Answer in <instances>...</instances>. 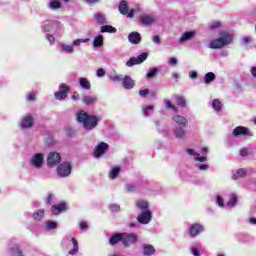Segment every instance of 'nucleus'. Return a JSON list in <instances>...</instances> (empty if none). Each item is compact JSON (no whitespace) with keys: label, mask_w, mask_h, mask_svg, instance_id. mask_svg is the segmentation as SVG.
Wrapping results in <instances>:
<instances>
[{"label":"nucleus","mask_w":256,"mask_h":256,"mask_svg":"<svg viewBox=\"0 0 256 256\" xmlns=\"http://www.w3.org/2000/svg\"><path fill=\"white\" fill-rule=\"evenodd\" d=\"M111 211H120V207L117 204H113L110 206Z\"/></svg>","instance_id":"nucleus-59"},{"label":"nucleus","mask_w":256,"mask_h":256,"mask_svg":"<svg viewBox=\"0 0 256 256\" xmlns=\"http://www.w3.org/2000/svg\"><path fill=\"white\" fill-rule=\"evenodd\" d=\"M247 175V170L245 168L238 169L236 174L232 176V179L234 181H237V179H241Z\"/></svg>","instance_id":"nucleus-25"},{"label":"nucleus","mask_w":256,"mask_h":256,"mask_svg":"<svg viewBox=\"0 0 256 256\" xmlns=\"http://www.w3.org/2000/svg\"><path fill=\"white\" fill-rule=\"evenodd\" d=\"M143 253L145 256H151V255H155V247H153V245L151 244H145L143 246Z\"/></svg>","instance_id":"nucleus-23"},{"label":"nucleus","mask_w":256,"mask_h":256,"mask_svg":"<svg viewBox=\"0 0 256 256\" xmlns=\"http://www.w3.org/2000/svg\"><path fill=\"white\" fill-rule=\"evenodd\" d=\"M80 229H82V230H85V229H87L89 226L87 225V222H80Z\"/></svg>","instance_id":"nucleus-61"},{"label":"nucleus","mask_w":256,"mask_h":256,"mask_svg":"<svg viewBox=\"0 0 256 256\" xmlns=\"http://www.w3.org/2000/svg\"><path fill=\"white\" fill-rule=\"evenodd\" d=\"M139 21L142 25H153L157 21V18L149 14H143L139 16Z\"/></svg>","instance_id":"nucleus-13"},{"label":"nucleus","mask_w":256,"mask_h":256,"mask_svg":"<svg viewBox=\"0 0 256 256\" xmlns=\"http://www.w3.org/2000/svg\"><path fill=\"white\" fill-rule=\"evenodd\" d=\"M152 218L153 213L151 212V210H144L139 214L137 221L138 223H141V225H147L151 222Z\"/></svg>","instance_id":"nucleus-6"},{"label":"nucleus","mask_w":256,"mask_h":256,"mask_svg":"<svg viewBox=\"0 0 256 256\" xmlns=\"http://www.w3.org/2000/svg\"><path fill=\"white\" fill-rule=\"evenodd\" d=\"M168 63L170 65H177V58H175V57L169 58Z\"/></svg>","instance_id":"nucleus-58"},{"label":"nucleus","mask_w":256,"mask_h":256,"mask_svg":"<svg viewBox=\"0 0 256 256\" xmlns=\"http://www.w3.org/2000/svg\"><path fill=\"white\" fill-rule=\"evenodd\" d=\"M51 211L53 215H61L64 211H67V203L60 202L59 204H54L51 207Z\"/></svg>","instance_id":"nucleus-11"},{"label":"nucleus","mask_w":256,"mask_h":256,"mask_svg":"<svg viewBox=\"0 0 256 256\" xmlns=\"http://www.w3.org/2000/svg\"><path fill=\"white\" fill-rule=\"evenodd\" d=\"M101 33H117V28L111 25H104L101 27Z\"/></svg>","instance_id":"nucleus-32"},{"label":"nucleus","mask_w":256,"mask_h":256,"mask_svg":"<svg viewBox=\"0 0 256 256\" xmlns=\"http://www.w3.org/2000/svg\"><path fill=\"white\" fill-rule=\"evenodd\" d=\"M34 121L35 120L33 119V116L31 115L24 116L20 123L21 129H31V127H33Z\"/></svg>","instance_id":"nucleus-12"},{"label":"nucleus","mask_w":256,"mask_h":256,"mask_svg":"<svg viewBox=\"0 0 256 256\" xmlns=\"http://www.w3.org/2000/svg\"><path fill=\"white\" fill-rule=\"evenodd\" d=\"M191 251H192L194 256H201V253L199 252V248L192 247Z\"/></svg>","instance_id":"nucleus-51"},{"label":"nucleus","mask_w":256,"mask_h":256,"mask_svg":"<svg viewBox=\"0 0 256 256\" xmlns=\"http://www.w3.org/2000/svg\"><path fill=\"white\" fill-rule=\"evenodd\" d=\"M110 245H117V243L123 244V233H116L109 239Z\"/></svg>","instance_id":"nucleus-19"},{"label":"nucleus","mask_w":256,"mask_h":256,"mask_svg":"<svg viewBox=\"0 0 256 256\" xmlns=\"http://www.w3.org/2000/svg\"><path fill=\"white\" fill-rule=\"evenodd\" d=\"M128 41L132 45H139V43H141V41H142L141 34L137 31L131 32L128 35Z\"/></svg>","instance_id":"nucleus-14"},{"label":"nucleus","mask_w":256,"mask_h":256,"mask_svg":"<svg viewBox=\"0 0 256 256\" xmlns=\"http://www.w3.org/2000/svg\"><path fill=\"white\" fill-rule=\"evenodd\" d=\"M122 85L124 89H133V87H135V81H133V78L126 75L122 80Z\"/></svg>","instance_id":"nucleus-16"},{"label":"nucleus","mask_w":256,"mask_h":256,"mask_svg":"<svg viewBox=\"0 0 256 256\" xmlns=\"http://www.w3.org/2000/svg\"><path fill=\"white\" fill-rule=\"evenodd\" d=\"M71 169H73L71 163L63 162L57 167V173L59 177H69L71 175Z\"/></svg>","instance_id":"nucleus-4"},{"label":"nucleus","mask_w":256,"mask_h":256,"mask_svg":"<svg viewBox=\"0 0 256 256\" xmlns=\"http://www.w3.org/2000/svg\"><path fill=\"white\" fill-rule=\"evenodd\" d=\"M232 135L234 137H239V135H249L251 137L253 134L249 132V128L244 126H238L232 131Z\"/></svg>","instance_id":"nucleus-15"},{"label":"nucleus","mask_w":256,"mask_h":256,"mask_svg":"<svg viewBox=\"0 0 256 256\" xmlns=\"http://www.w3.org/2000/svg\"><path fill=\"white\" fill-rule=\"evenodd\" d=\"M174 135L177 139H183V137H185V130L183 128H176Z\"/></svg>","instance_id":"nucleus-36"},{"label":"nucleus","mask_w":256,"mask_h":256,"mask_svg":"<svg viewBox=\"0 0 256 256\" xmlns=\"http://www.w3.org/2000/svg\"><path fill=\"white\" fill-rule=\"evenodd\" d=\"M62 50L65 51V53H73V46L63 45Z\"/></svg>","instance_id":"nucleus-44"},{"label":"nucleus","mask_w":256,"mask_h":256,"mask_svg":"<svg viewBox=\"0 0 256 256\" xmlns=\"http://www.w3.org/2000/svg\"><path fill=\"white\" fill-rule=\"evenodd\" d=\"M215 79H216L215 73L208 72L204 76V83L206 85H209V83H213V81H215Z\"/></svg>","instance_id":"nucleus-29"},{"label":"nucleus","mask_w":256,"mask_h":256,"mask_svg":"<svg viewBox=\"0 0 256 256\" xmlns=\"http://www.w3.org/2000/svg\"><path fill=\"white\" fill-rule=\"evenodd\" d=\"M77 121L78 123L83 125L86 131H91V129H95V127L99 125V121H101V118L95 115H89V113L81 110L77 114Z\"/></svg>","instance_id":"nucleus-1"},{"label":"nucleus","mask_w":256,"mask_h":256,"mask_svg":"<svg viewBox=\"0 0 256 256\" xmlns=\"http://www.w3.org/2000/svg\"><path fill=\"white\" fill-rule=\"evenodd\" d=\"M119 173H121V167L116 166L112 168L109 173V179H117V177H119Z\"/></svg>","instance_id":"nucleus-28"},{"label":"nucleus","mask_w":256,"mask_h":256,"mask_svg":"<svg viewBox=\"0 0 256 256\" xmlns=\"http://www.w3.org/2000/svg\"><path fill=\"white\" fill-rule=\"evenodd\" d=\"M195 161H199L200 163H205V161H207V157L205 156L196 157Z\"/></svg>","instance_id":"nucleus-57"},{"label":"nucleus","mask_w":256,"mask_h":256,"mask_svg":"<svg viewBox=\"0 0 256 256\" xmlns=\"http://www.w3.org/2000/svg\"><path fill=\"white\" fill-rule=\"evenodd\" d=\"M226 205L227 207H235L237 205V196H231Z\"/></svg>","instance_id":"nucleus-39"},{"label":"nucleus","mask_w":256,"mask_h":256,"mask_svg":"<svg viewBox=\"0 0 256 256\" xmlns=\"http://www.w3.org/2000/svg\"><path fill=\"white\" fill-rule=\"evenodd\" d=\"M72 99L73 101H79V94L77 92H74V94L72 95Z\"/></svg>","instance_id":"nucleus-64"},{"label":"nucleus","mask_w":256,"mask_h":256,"mask_svg":"<svg viewBox=\"0 0 256 256\" xmlns=\"http://www.w3.org/2000/svg\"><path fill=\"white\" fill-rule=\"evenodd\" d=\"M49 7L53 10L61 9V2L59 0H53L49 3Z\"/></svg>","instance_id":"nucleus-38"},{"label":"nucleus","mask_w":256,"mask_h":256,"mask_svg":"<svg viewBox=\"0 0 256 256\" xmlns=\"http://www.w3.org/2000/svg\"><path fill=\"white\" fill-rule=\"evenodd\" d=\"M79 83H80V87H82V89H86V90H90L91 89V82H89V80L85 77H81L79 79Z\"/></svg>","instance_id":"nucleus-26"},{"label":"nucleus","mask_w":256,"mask_h":256,"mask_svg":"<svg viewBox=\"0 0 256 256\" xmlns=\"http://www.w3.org/2000/svg\"><path fill=\"white\" fill-rule=\"evenodd\" d=\"M51 201H53V193H48L46 198V205H51Z\"/></svg>","instance_id":"nucleus-50"},{"label":"nucleus","mask_w":256,"mask_h":256,"mask_svg":"<svg viewBox=\"0 0 256 256\" xmlns=\"http://www.w3.org/2000/svg\"><path fill=\"white\" fill-rule=\"evenodd\" d=\"M172 119L177 125H180L181 127H187V125H189L187 118L181 115H175L172 117Z\"/></svg>","instance_id":"nucleus-17"},{"label":"nucleus","mask_w":256,"mask_h":256,"mask_svg":"<svg viewBox=\"0 0 256 256\" xmlns=\"http://www.w3.org/2000/svg\"><path fill=\"white\" fill-rule=\"evenodd\" d=\"M212 107L214 111H221V109H223V104L221 103V101H219V99H215L212 102Z\"/></svg>","instance_id":"nucleus-35"},{"label":"nucleus","mask_w":256,"mask_h":256,"mask_svg":"<svg viewBox=\"0 0 256 256\" xmlns=\"http://www.w3.org/2000/svg\"><path fill=\"white\" fill-rule=\"evenodd\" d=\"M189 76L191 79H197V72L196 71H192L189 73Z\"/></svg>","instance_id":"nucleus-62"},{"label":"nucleus","mask_w":256,"mask_h":256,"mask_svg":"<svg viewBox=\"0 0 256 256\" xmlns=\"http://www.w3.org/2000/svg\"><path fill=\"white\" fill-rule=\"evenodd\" d=\"M61 163V154L58 152H50L47 157L48 167H57Z\"/></svg>","instance_id":"nucleus-5"},{"label":"nucleus","mask_w":256,"mask_h":256,"mask_svg":"<svg viewBox=\"0 0 256 256\" xmlns=\"http://www.w3.org/2000/svg\"><path fill=\"white\" fill-rule=\"evenodd\" d=\"M136 207H138V209H141V211H149V202L145 200H137Z\"/></svg>","instance_id":"nucleus-24"},{"label":"nucleus","mask_w":256,"mask_h":256,"mask_svg":"<svg viewBox=\"0 0 256 256\" xmlns=\"http://www.w3.org/2000/svg\"><path fill=\"white\" fill-rule=\"evenodd\" d=\"M97 77H105V70L103 68L97 70Z\"/></svg>","instance_id":"nucleus-52"},{"label":"nucleus","mask_w":256,"mask_h":256,"mask_svg":"<svg viewBox=\"0 0 256 256\" xmlns=\"http://www.w3.org/2000/svg\"><path fill=\"white\" fill-rule=\"evenodd\" d=\"M204 227L203 225L199 224V223H195L192 224L189 228H188V234L190 237L195 238L197 237V235H199L200 233H203L204 231Z\"/></svg>","instance_id":"nucleus-9"},{"label":"nucleus","mask_w":256,"mask_h":256,"mask_svg":"<svg viewBox=\"0 0 256 256\" xmlns=\"http://www.w3.org/2000/svg\"><path fill=\"white\" fill-rule=\"evenodd\" d=\"M94 47H103V35H98L93 41Z\"/></svg>","instance_id":"nucleus-34"},{"label":"nucleus","mask_w":256,"mask_h":256,"mask_svg":"<svg viewBox=\"0 0 256 256\" xmlns=\"http://www.w3.org/2000/svg\"><path fill=\"white\" fill-rule=\"evenodd\" d=\"M198 169H200V171H205V170L209 169V165H207V164L199 165Z\"/></svg>","instance_id":"nucleus-60"},{"label":"nucleus","mask_w":256,"mask_h":256,"mask_svg":"<svg viewBox=\"0 0 256 256\" xmlns=\"http://www.w3.org/2000/svg\"><path fill=\"white\" fill-rule=\"evenodd\" d=\"M109 149V144L105 142H100L98 143L97 146H95L94 151H93V156L96 159H99L102 155H105V152Z\"/></svg>","instance_id":"nucleus-7"},{"label":"nucleus","mask_w":256,"mask_h":256,"mask_svg":"<svg viewBox=\"0 0 256 256\" xmlns=\"http://www.w3.org/2000/svg\"><path fill=\"white\" fill-rule=\"evenodd\" d=\"M176 103L178 107H181L182 109H185V107H187V100L181 95H176Z\"/></svg>","instance_id":"nucleus-27"},{"label":"nucleus","mask_w":256,"mask_h":256,"mask_svg":"<svg viewBox=\"0 0 256 256\" xmlns=\"http://www.w3.org/2000/svg\"><path fill=\"white\" fill-rule=\"evenodd\" d=\"M119 12L121 13V15H127V13H129V4L127 3V1L122 0L120 2Z\"/></svg>","instance_id":"nucleus-22"},{"label":"nucleus","mask_w":256,"mask_h":256,"mask_svg":"<svg viewBox=\"0 0 256 256\" xmlns=\"http://www.w3.org/2000/svg\"><path fill=\"white\" fill-rule=\"evenodd\" d=\"M87 41H89V39H85V40H83V39H77V40H75V41L73 42V45L78 46V45H81V43H87Z\"/></svg>","instance_id":"nucleus-48"},{"label":"nucleus","mask_w":256,"mask_h":256,"mask_svg":"<svg viewBox=\"0 0 256 256\" xmlns=\"http://www.w3.org/2000/svg\"><path fill=\"white\" fill-rule=\"evenodd\" d=\"M82 102L85 105H95V103H97V98L91 95H84L82 98Z\"/></svg>","instance_id":"nucleus-21"},{"label":"nucleus","mask_w":256,"mask_h":256,"mask_svg":"<svg viewBox=\"0 0 256 256\" xmlns=\"http://www.w3.org/2000/svg\"><path fill=\"white\" fill-rule=\"evenodd\" d=\"M71 241L73 243V249L70 250L68 253L69 255H77L79 253V242H77L76 238H71Z\"/></svg>","instance_id":"nucleus-30"},{"label":"nucleus","mask_w":256,"mask_h":256,"mask_svg":"<svg viewBox=\"0 0 256 256\" xmlns=\"http://www.w3.org/2000/svg\"><path fill=\"white\" fill-rule=\"evenodd\" d=\"M233 43V34L226 31L220 32V37L212 40L210 42V49H222L226 45H231Z\"/></svg>","instance_id":"nucleus-2"},{"label":"nucleus","mask_w":256,"mask_h":256,"mask_svg":"<svg viewBox=\"0 0 256 256\" xmlns=\"http://www.w3.org/2000/svg\"><path fill=\"white\" fill-rule=\"evenodd\" d=\"M32 165L36 167V169H40L41 165H43V154L42 153H37L33 158H32Z\"/></svg>","instance_id":"nucleus-18"},{"label":"nucleus","mask_w":256,"mask_h":256,"mask_svg":"<svg viewBox=\"0 0 256 256\" xmlns=\"http://www.w3.org/2000/svg\"><path fill=\"white\" fill-rule=\"evenodd\" d=\"M33 217H34L35 221H41V219H43V217H45V210L44 209L36 210L33 213Z\"/></svg>","instance_id":"nucleus-31"},{"label":"nucleus","mask_w":256,"mask_h":256,"mask_svg":"<svg viewBox=\"0 0 256 256\" xmlns=\"http://www.w3.org/2000/svg\"><path fill=\"white\" fill-rule=\"evenodd\" d=\"M46 227L49 230L57 229V222H55V221L46 222Z\"/></svg>","instance_id":"nucleus-42"},{"label":"nucleus","mask_w":256,"mask_h":256,"mask_svg":"<svg viewBox=\"0 0 256 256\" xmlns=\"http://www.w3.org/2000/svg\"><path fill=\"white\" fill-rule=\"evenodd\" d=\"M219 27H221V22L219 21H214L211 23L210 25V29L213 30V29H219Z\"/></svg>","instance_id":"nucleus-43"},{"label":"nucleus","mask_w":256,"mask_h":256,"mask_svg":"<svg viewBox=\"0 0 256 256\" xmlns=\"http://www.w3.org/2000/svg\"><path fill=\"white\" fill-rule=\"evenodd\" d=\"M217 203H218L219 207H225L223 198L221 196H217Z\"/></svg>","instance_id":"nucleus-53"},{"label":"nucleus","mask_w":256,"mask_h":256,"mask_svg":"<svg viewBox=\"0 0 256 256\" xmlns=\"http://www.w3.org/2000/svg\"><path fill=\"white\" fill-rule=\"evenodd\" d=\"M147 57H149V53L143 52L138 57H131L126 62V67H133V65H141V63H144V61H147Z\"/></svg>","instance_id":"nucleus-3"},{"label":"nucleus","mask_w":256,"mask_h":256,"mask_svg":"<svg viewBox=\"0 0 256 256\" xmlns=\"http://www.w3.org/2000/svg\"><path fill=\"white\" fill-rule=\"evenodd\" d=\"M45 141H46V145H49V146L55 144V140H53L51 136L47 137Z\"/></svg>","instance_id":"nucleus-49"},{"label":"nucleus","mask_w":256,"mask_h":256,"mask_svg":"<svg viewBox=\"0 0 256 256\" xmlns=\"http://www.w3.org/2000/svg\"><path fill=\"white\" fill-rule=\"evenodd\" d=\"M126 15L130 19H133V17H135V9H131L130 11L128 10V13Z\"/></svg>","instance_id":"nucleus-55"},{"label":"nucleus","mask_w":256,"mask_h":256,"mask_svg":"<svg viewBox=\"0 0 256 256\" xmlns=\"http://www.w3.org/2000/svg\"><path fill=\"white\" fill-rule=\"evenodd\" d=\"M241 157H247V155H249V150H247V148H242L239 151Z\"/></svg>","instance_id":"nucleus-46"},{"label":"nucleus","mask_w":256,"mask_h":256,"mask_svg":"<svg viewBox=\"0 0 256 256\" xmlns=\"http://www.w3.org/2000/svg\"><path fill=\"white\" fill-rule=\"evenodd\" d=\"M187 153L188 155H194L195 157L199 155L197 152H195L194 149H191V148L187 149Z\"/></svg>","instance_id":"nucleus-56"},{"label":"nucleus","mask_w":256,"mask_h":256,"mask_svg":"<svg viewBox=\"0 0 256 256\" xmlns=\"http://www.w3.org/2000/svg\"><path fill=\"white\" fill-rule=\"evenodd\" d=\"M250 73H251L252 77H254L256 79V67H252L250 70Z\"/></svg>","instance_id":"nucleus-63"},{"label":"nucleus","mask_w":256,"mask_h":256,"mask_svg":"<svg viewBox=\"0 0 256 256\" xmlns=\"http://www.w3.org/2000/svg\"><path fill=\"white\" fill-rule=\"evenodd\" d=\"M125 189L126 191H128L129 193H133V191H137V186L133 185V184H126L125 185Z\"/></svg>","instance_id":"nucleus-41"},{"label":"nucleus","mask_w":256,"mask_h":256,"mask_svg":"<svg viewBox=\"0 0 256 256\" xmlns=\"http://www.w3.org/2000/svg\"><path fill=\"white\" fill-rule=\"evenodd\" d=\"M195 37V31H186L179 38L180 43H185V41H189Z\"/></svg>","instance_id":"nucleus-20"},{"label":"nucleus","mask_w":256,"mask_h":256,"mask_svg":"<svg viewBox=\"0 0 256 256\" xmlns=\"http://www.w3.org/2000/svg\"><path fill=\"white\" fill-rule=\"evenodd\" d=\"M69 86L67 84L62 83L59 86V91L55 93V99L58 101H63L64 99H67V93H69Z\"/></svg>","instance_id":"nucleus-8"},{"label":"nucleus","mask_w":256,"mask_h":256,"mask_svg":"<svg viewBox=\"0 0 256 256\" xmlns=\"http://www.w3.org/2000/svg\"><path fill=\"white\" fill-rule=\"evenodd\" d=\"M152 41H153V43H156V45L161 44V38L158 35L153 36Z\"/></svg>","instance_id":"nucleus-47"},{"label":"nucleus","mask_w":256,"mask_h":256,"mask_svg":"<svg viewBox=\"0 0 256 256\" xmlns=\"http://www.w3.org/2000/svg\"><path fill=\"white\" fill-rule=\"evenodd\" d=\"M166 107L167 109H172L175 113H179V108H177L171 101H166Z\"/></svg>","instance_id":"nucleus-40"},{"label":"nucleus","mask_w":256,"mask_h":256,"mask_svg":"<svg viewBox=\"0 0 256 256\" xmlns=\"http://www.w3.org/2000/svg\"><path fill=\"white\" fill-rule=\"evenodd\" d=\"M137 235L136 234H127L123 233V245L124 247H129L131 244L137 243Z\"/></svg>","instance_id":"nucleus-10"},{"label":"nucleus","mask_w":256,"mask_h":256,"mask_svg":"<svg viewBox=\"0 0 256 256\" xmlns=\"http://www.w3.org/2000/svg\"><path fill=\"white\" fill-rule=\"evenodd\" d=\"M94 19H96L97 23H99V25H104V23H106L105 21V15L103 14H94Z\"/></svg>","instance_id":"nucleus-37"},{"label":"nucleus","mask_w":256,"mask_h":256,"mask_svg":"<svg viewBox=\"0 0 256 256\" xmlns=\"http://www.w3.org/2000/svg\"><path fill=\"white\" fill-rule=\"evenodd\" d=\"M27 101H35V93H30L26 96Z\"/></svg>","instance_id":"nucleus-54"},{"label":"nucleus","mask_w":256,"mask_h":256,"mask_svg":"<svg viewBox=\"0 0 256 256\" xmlns=\"http://www.w3.org/2000/svg\"><path fill=\"white\" fill-rule=\"evenodd\" d=\"M138 95L140 97H147L149 95V89L139 90Z\"/></svg>","instance_id":"nucleus-45"},{"label":"nucleus","mask_w":256,"mask_h":256,"mask_svg":"<svg viewBox=\"0 0 256 256\" xmlns=\"http://www.w3.org/2000/svg\"><path fill=\"white\" fill-rule=\"evenodd\" d=\"M159 73V70L157 68H149L147 74H146V79H153Z\"/></svg>","instance_id":"nucleus-33"}]
</instances>
